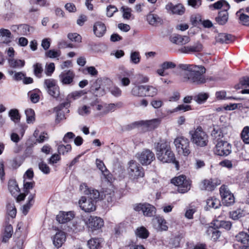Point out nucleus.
Returning a JSON list of instances; mask_svg holds the SVG:
<instances>
[{
	"mask_svg": "<svg viewBox=\"0 0 249 249\" xmlns=\"http://www.w3.org/2000/svg\"><path fill=\"white\" fill-rule=\"evenodd\" d=\"M178 67L183 71L182 75L183 78L190 83L199 85L206 82L204 75L206 69L204 67L187 64H180Z\"/></svg>",
	"mask_w": 249,
	"mask_h": 249,
	"instance_id": "f257e3e1",
	"label": "nucleus"
},
{
	"mask_svg": "<svg viewBox=\"0 0 249 249\" xmlns=\"http://www.w3.org/2000/svg\"><path fill=\"white\" fill-rule=\"evenodd\" d=\"M155 149L157 157L159 160L163 163H175L178 168V163L176 161L175 155L168 142H158L155 144Z\"/></svg>",
	"mask_w": 249,
	"mask_h": 249,
	"instance_id": "f03ea898",
	"label": "nucleus"
},
{
	"mask_svg": "<svg viewBox=\"0 0 249 249\" xmlns=\"http://www.w3.org/2000/svg\"><path fill=\"white\" fill-rule=\"evenodd\" d=\"M192 142L197 147H204L209 142V136L201 126H198L189 132Z\"/></svg>",
	"mask_w": 249,
	"mask_h": 249,
	"instance_id": "7ed1b4c3",
	"label": "nucleus"
},
{
	"mask_svg": "<svg viewBox=\"0 0 249 249\" xmlns=\"http://www.w3.org/2000/svg\"><path fill=\"white\" fill-rule=\"evenodd\" d=\"M174 143L178 153L185 156L190 153V142L184 137H178L175 139Z\"/></svg>",
	"mask_w": 249,
	"mask_h": 249,
	"instance_id": "20e7f679",
	"label": "nucleus"
},
{
	"mask_svg": "<svg viewBox=\"0 0 249 249\" xmlns=\"http://www.w3.org/2000/svg\"><path fill=\"white\" fill-rule=\"evenodd\" d=\"M128 165L127 171L131 178L137 179L144 177V169L137 162L131 160L128 162Z\"/></svg>",
	"mask_w": 249,
	"mask_h": 249,
	"instance_id": "39448f33",
	"label": "nucleus"
},
{
	"mask_svg": "<svg viewBox=\"0 0 249 249\" xmlns=\"http://www.w3.org/2000/svg\"><path fill=\"white\" fill-rule=\"evenodd\" d=\"M171 182L178 186V191L180 193H185L190 189V182L186 179L184 175L174 178L172 179Z\"/></svg>",
	"mask_w": 249,
	"mask_h": 249,
	"instance_id": "423d86ee",
	"label": "nucleus"
},
{
	"mask_svg": "<svg viewBox=\"0 0 249 249\" xmlns=\"http://www.w3.org/2000/svg\"><path fill=\"white\" fill-rule=\"evenodd\" d=\"M227 133V127L223 125H213L211 132L212 140L214 143H217Z\"/></svg>",
	"mask_w": 249,
	"mask_h": 249,
	"instance_id": "0eeeda50",
	"label": "nucleus"
},
{
	"mask_svg": "<svg viewBox=\"0 0 249 249\" xmlns=\"http://www.w3.org/2000/svg\"><path fill=\"white\" fill-rule=\"evenodd\" d=\"M215 144L214 152L216 155L220 156H227L231 153V145L227 142L220 141Z\"/></svg>",
	"mask_w": 249,
	"mask_h": 249,
	"instance_id": "6e6552de",
	"label": "nucleus"
},
{
	"mask_svg": "<svg viewBox=\"0 0 249 249\" xmlns=\"http://www.w3.org/2000/svg\"><path fill=\"white\" fill-rule=\"evenodd\" d=\"M44 87L48 94L54 98H57L59 95V88L56 81L53 79H47L44 80Z\"/></svg>",
	"mask_w": 249,
	"mask_h": 249,
	"instance_id": "1a4fd4ad",
	"label": "nucleus"
},
{
	"mask_svg": "<svg viewBox=\"0 0 249 249\" xmlns=\"http://www.w3.org/2000/svg\"><path fill=\"white\" fill-rule=\"evenodd\" d=\"M137 158L143 165L150 164L155 159L154 153L149 149H144L140 153H137Z\"/></svg>",
	"mask_w": 249,
	"mask_h": 249,
	"instance_id": "9d476101",
	"label": "nucleus"
},
{
	"mask_svg": "<svg viewBox=\"0 0 249 249\" xmlns=\"http://www.w3.org/2000/svg\"><path fill=\"white\" fill-rule=\"evenodd\" d=\"M219 191L223 203L226 206H230L234 203V196L231 193L227 186L225 185H222L220 188Z\"/></svg>",
	"mask_w": 249,
	"mask_h": 249,
	"instance_id": "9b49d317",
	"label": "nucleus"
},
{
	"mask_svg": "<svg viewBox=\"0 0 249 249\" xmlns=\"http://www.w3.org/2000/svg\"><path fill=\"white\" fill-rule=\"evenodd\" d=\"M134 209L137 212L142 211L143 215L146 216H152L156 213L155 207L147 203L136 204Z\"/></svg>",
	"mask_w": 249,
	"mask_h": 249,
	"instance_id": "f8f14e48",
	"label": "nucleus"
},
{
	"mask_svg": "<svg viewBox=\"0 0 249 249\" xmlns=\"http://www.w3.org/2000/svg\"><path fill=\"white\" fill-rule=\"evenodd\" d=\"M220 184V181L217 178H207L201 181L199 187L201 190L212 191Z\"/></svg>",
	"mask_w": 249,
	"mask_h": 249,
	"instance_id": "ddd939ff",
	"label": "nucleus"
},
{
	"mask_svg": "<svg viewBox=\"0 0 249 249\" xmlns=\"http://www.w3.org/2000/svg\"><path fill=\"white\" fill-rule=\"evenodd\" d=\"M75 73L72 70L64 71L59 75V79L63 85H73L74 83Z\"/></svg>",
	"mask_w": 249,
	"mask_h": 249,
	"instance_id": "4468645a",
	"label": "nucleus"
},
{
	"mask_svg": "<svg viewBox=\"0 0 249 249\" xmlns=\"http://www.w3.org/2000/svg\"><path fill=\"white\" fill-rule=\"evenodd\" d=\"M87 226L92 230L101 228L104 225V221L102 218L97 216H90L87 219H84Z\"/></svg>",
	"mask_w": 249,
	"mask_h": 249,
	"instance_id": "2eb2a0df",
	"label": "nucleus"
},
{
	"mask_svg": "<svg viewBox=\"0 0 249 249\" xmlns=\"http://www.w3.org/2000/svg\"><path fill=\"white\" fill-rule=\"evenodd\" d=\"M79 204L81 209L87 213H90L95 210V202L93 200L82 196L79 200Z\"/></svg>",
	"mask_w": 249,
	"mask_h": 249,
	"instance_id": "dca6fc26",
	"label": "nucleus"
},
{
	"mask_svg": "<svg viewBox=\"0 0 249 249\" xmlns=\"http://www.w3.org/2000/svg\"><path fill=\"white\" fill-rule=\"evenodd\" d=\"M80 190L85 195L89 196L88 198L93 200L96 202L100 196V193L97 190L91 189L88 188L86 183H83L80 186Z\"/></svg>",
	"mask_w": 249,
	"mask_h": 249,
	"instance_id": "f3484780",
	"label": "nucleus"
},
{
	"mask_svg": "<svg viewBox=\"0 0 249 249\" xmlns=\"http://www.w3.org/2000/svg\"><path fill=\"white\" fill-rule=\"evenodd\" d=\"M165 9L170 14L178 15H183L185 11L184 7L181 4L174 5L171 2L166 5Z\"/></svg>",
	"mask_w": 249,
	"mask_h": 249,
	"instance_id": "a211bd4d",
	"label": "nucleus"
},
{
	"mask_svg": "<svg viewBox=\"0 0 249 249\" xmlns=\"http://www.w3.org/2000/svg\"><path fill=\"white\" fill-rule=\"evenodd\" d=\"M65 233L62 231H59L53 238V244L55 247L59 248L62 246L66 240Z\"/></svg>",
	"mask_w": 249,
	"mask_h": 249,
	"instance_id": "6ab92c4d",
	"label": "nucleus"
},
{
	"mask_svg": "<svg viewBox=\"0 0 249 249\" xmlns=\"http://www.w3.org/2000/svg\"><path fill=\"white\" fill-rule=\"evenodd\" d=\"M93 32L97 37H102L106 32L105 24L101 21L96 22L93 26Z\"/></svg>",
	"mask_w": 249,
	"mask_h": 249,
	"instance_id": "aec40b11",
	"label": "nucleus"
},
{
	"mask_svg": "<svg viewBox=\"0 0 249 249\" xmlns=\"http://www.w3.org/2000/svg\"><path fill=\"white\" fill-rule=\"evenodd\" d=\"M170 40L175 44L183 45L188 43L190 40L188 36H182L178 34H175L171 36Z\"/></svg>",
	"mask_w": 249,
	"mask_h": 249,
	"instance_id": "412c9836",
	"label": "nucleus"
},
{
	"mask_svg": "<svg viewBox=\"0 0 249 249\" xmlns=\"http://www.w3.org/2000/svg\"><path fill=\"white\" fill-rule=\"evenodd\" d=\"M74 217V214L71 212H61L56 216V220L59 223H65L70 221Z\"/></svg>",
	"mask_w": 249,
	"mask_h": 249,
	"instance_id": "4be33fe9",
	"label": "nucleus"
},
{
	"mask_svg": "<svg viewBox=\"0 0 249 249\" xmlns=\"http://www.w3.org/2000/svg\"><path fill=\"white\" fill-rule=\"evenodd\" d=\"M144 85L134 84L131 87L130 94L134 97H144Z\"/></svg>",
	"mask_w": 249,
	"mask_h": 249,
	"instance_id": "5701e85b",
	"label": "nucleus"
},
{
	"mask_svg": "<svg viewBox=\"0 0 249 249\" xmlns=\"http://www.w3.org/2000/svg\"><path fill=\"white\" fill-rule=\"evenodd\" d=\"M216 41L221 43H230L235 40V37L231 35L225 33H220L215 36Z\"/></svg>",
	"mask_w": 249,
	"mask_h": 249,
	"instance_id": "b1692460",
	"label": "nucleus"
},
{
	"mask_svg": "<svg viewBox=\"0 0 249 249\" xmlns=\"http://www.w3.org/2000/svg\"><path fill=\"white\" fill-rule=\"evenodd\" d=\"M96 163L97 167L101 171L102 174L105 177V178L107 181H110V180H111V175L107 170L104 162L102 160L97 159Z\"/></svg>",
	"mask_w": 249,
	"mask_h": 249,
	"instance_id": "393cba45",
	"label": "nucleus"
},
{
	"mask_svg": "<svg viewBox=\"0 0 249 249\" xmlns=\"http://www.w3.org/2000/svg\"><path fill=\"white\" fill-rule=\"evenodd\" d=\"M202 50V44L198 43L193 46H184L180 49V51L181 53H188L192 52H199Z\"/></svg>",
	"mask_w": 249,
	"mask_h": 249,
	"instance_id": "a878e982",
	"label": "nucleus"
},
{
	"mask_svg": "<svg viewBox=\"0 0 249 249\" xmlns=\"http://www.w3.org/2000/svg\"><path fill=\"white\" fill-rule=\"evenodd\" d=\"M160 123V119H155L151 120L141 121L139 123L142 125L147 127L148 130H151L157 127Z\"/></svg>",
	"mask_w": 249,
	"mask_h": 249,
	"instance_id": "bb28decb",
	"label": "nucleus"
},
{
	"mask_svg": "<svg viewBox=\"0 0 249 249\" xmlns=\"http://www.w3.org/2000/svg\"><path fill=\"white\" fill-rule=\"evenodd\" d=\"M146 20L150 25L154 26H158L161 22V19L159 16L152 12L146 16Z\"/></svg>",
	"mask_w": 249,
	"mask_h": 249,
	"instance_id": "cd10ccee",
	"label": "nucleus"
},
{
	"mask_svg": "<svg viewBox=\"0 0 249 249\" xmlns=\"http://www.w3.org/2000/svg\"><path fill=\"white\" fill-rule=\"evenodd\" d=\"M12 34L11 32L5 29H0V42L8 43L11 41Z\"/></svg>",
	"mask_w": 249,
	"mask_h": 249,
	"instance_id": "c85d7f7f",
	"label": "nucleus"
},
{
	"mask_svg": "<svg viewBox=\"0 0 249 249\" xmlns=\"http://www.w3.org/2000/svg\"><path fill=\"white\" fill-rule=\"evenodd\" d=\"M35 196V193L31 194L28 197L27 202L26 204L23 206L22 208V212L24 215H26L27 214L29 210L33 205L34 203V198Z\"/></svg>",
	"mask_w": 249,
	"mask_h": 249,
	"instance_id": "c756f323",
	"label": "nucleus"
},
{
	"mask_svg": "<svg viewBox=\"0 0 249 249\" xmlns=\"http://www.w3.org/2000/svg\"><path fill=\"white\" fill-rule=\"evenodd\" d=\"M228 18V10H222L219 12L215 20L219 24L224 25L227 22Z\"/></svg>",
	"mask_w": 249,
	"mask_h": 249,
	"instance_id": "7c9ffc66",
	"label": "nucleus"
},
{
	"mask_svg": "<svg viewBox=\"0 0 249 249\" xmlns=\"http://www.w3.org/2000/svg\"><path fill=\"white\" fill-rule=\"evenodd\" d=\"M129 75V72L127 71H124L119 74L118 78L123 86L126 87L130 84V80L128 77Z\"/></svg>",
	"mask_w": 249,
	"mask_h": 249,
	"instance_id": "2f4dec72",
	"label": "nucleus"
},
{
	"mask_svg": "<svg viewBox=\"0 0 249 249\" xmlns=\"http://www.w3.org/2000/svg\"><path fill=\"white\" fill-rule=\"evenodd\" d=\"M158 93L157 89L151 85H144V94L145 96L153 97Z\"/></svg>",
	"mask_w": 249,
	"mask_h": 249,
	"instance_id": "473e14b6",
	"label": "nucleus"
},
{
	"mask_svg": "<svg viewBox=\"0 0 249 249\" xmlns=\"http://www.w3.org/2000/svg\"><path fill=\"white\" fill-rule=\"evenodd\" d=\"M8 62L9 66L13 68H21L25 65V61L24 60L14 58H8Z\"/></svg>",
	"mask_w": 249,
	"mask_h": 249,
	"instance_id": "72a5a7b5",
	"label": "nucleus"
},
{
	"mask_svg": "<svg viewBox=\"0 0 249 249\" xmlns=\"http://www.w3.org/2000/svg\"><path fill=\"white\" fill-rule=\"evenodd\" d=\"M237 241L244 244H249V234L245 232L241 231L235 236Z\"/></svg>",
	"mask_w": 249,
	"mask_h": 249,
	"instance_id": "f704fd0d",
	"label": "nucleus"
},
{
	"mask_svg": "<svg viewBox=\"0 0 249 249\" xmlns=\"http://www.w3.org/2000/svg\"><path fill=\"white\" fill-rule=\"evenodd\" d=\"M100 81H96L91 87V90L96 96H102L105 94V90L100 87Z\"/></svg>",
	"mask_w": 249,
	"mask_h": 249,
	"instance_id": "c9c22d12",
	"label": "nucleus"
},
{
	"mask_svg": "<svg viewBox=\"0 0 249 249\" xmlns=\"http://www.w3.org/2000/svg\"><path fill=\"white\" fill-rule=\"evenodd\" d=\"M135 234L137 237L142 239L147 238L149 234L148 230L144 227H138L135 231Z\"/></svg>",
	"mask_w": 249,
	"mask_h": 249,
	"instance_id": "e433bc0d",
	"label": "nucleus"
},
{
	"mask_svg": "<svg viewBox=\"0 0 249 249\" xmlns=\"http://www.w3.org/2000/svg\"><path fill=\"white\" fill-rule=\"evenodd\" d=\"M206 203L208 207L214 209H217L220 206V200L214 196L209 197Z\"/></svg>",
	"mask_w": 249,
	"mask_h": 249,
	"instance_id": "4c0bfd02",
	"label": "nucleus"
},
{
	"mask_svg": "<svg viewBox=\"0 0 249 249\" xmlns=\"http://www.w3.org/2000/svg\"><path fill=\"white\" fill-rule=\"evenodd\" d=\"M7 213L12 218L16 216L17 210L14 202H8L6 205Z\"/></svg>",
	"mask_w": 249,
	"mask_h": 249,
	"instance_id": "58836bf2",
	"label": "nucleus"
},
{
	"mask_svg": "<svg viewBox=\"0 0 249 249\" xmlns=\"http://www.w3.org/2000/svg\"><path fill=\"white\" fill-rule=\"evenodd\" d=\"M213 7L215 9L222 8L223 10H228L230 9L229 4L225 0H220L213 4Z\"/></svg>",
	"mask_w": 249,
	"mask_h": 249,
	"instance_id": "ea45409f",
	"label": "nucleus"
},
{
	"mask_svg": "<svg viewBox=\"0 0 249 249\" xmlns=\"http://www.w3.org/2000/svg\"><path fill=\"white\" fill-rule=\"evenodd\" d=\"M86 93L84 90L75 91L70 93L67 96V100L71 102L80 98Z\"/></svg>",
	"mask_w": 249,
	"mask_h": 249,
	"instance_id": "a19ab883",
	"label": "nucleus"
},
{
	"mask_svg": "<svg viewBox=\"0 0 249 249\" xmlns=\"http://www.w3.org/2000/svg\"><path fill=\"white\" fill-rule=\"evenodd\" d=\"M157 223L158 224V230L160 231H165L168 230V226L166 220L161 216H157L156 217Z\"/></svg>",
	"mask_w": 249,
	"mask_h": 249,
	"instance_id": "79ce46f5",
	"label": "nucleus"
},
{
	"mask_svg": "<svg viewBox=\"0 0 249 249\" xmlns=\"http://www.w3.org/2000/svg\"><path fill=\"white\" fill-rule=\"evenodd\" d=\"M41 92L39 89H35L31 91L28 93V96L30 97V100L33 103H37L40 99V94Z\"/></svg>",
	"mask_w": 249,
	"mask_h": 249,
	"instance_id": "37998d69",
	"label": "nucleus"
},
{
	"mask_svg": "<svg viewBox=\"0 0 249 249\" xmlns=\"http://www.w3.org/2000/svg\"><path fill=\"white\" fill-rule=\"evenodd\" d=\"M13 227L11 225H8L6 226L4 235L2 238V242L6 243L11 237L13 234Z\"/></svg>",
	"mask_w": 249,
	"mask_h": 249,
	"instance_id": "c03bdc74",
	"label": "nucleus"
},
{
	"mask_svg": "<svg viewBox=\"0 0 249 249\" xmlns=\"http://www.w3.org/2000/svg\"><path fill=\"white\" fill-rule=\"evenodd\" d=\"M236 16L239 17V23L245 26H249V16L244 13H241L240 11L237 12Z\"/></svg>",
	"mask_w": 249,
	"mask_h": 249,
	"instance_id": "a18cd8bd",
	"label": "nucleus"
},
{
	"mask_svg": "<svg viewBox=\"0 0 249 249\" xmlns=\"http://www.w3.org/2000/svg\"><path fill=\"white\" fill-rule=\"evenodd\" d=\"M8 189L12 195H17L19 191V189L16 181L13 180L9 182Z\"/></svg>",
	"mask_w": 249,
	"mask_h": 249,
	"instance_id": "49530a36",
	"label": "nucleus"
},
{
	"mask_svg": "<svg viewBox=\"0 0 249 249\" xmlns=\"http://www.w3.org/2000/svg\"><path fill=\"white\" fill-rule=\"evenodd\" d=\"M207 233L208 235H211V238L214 241L217 240L221 235V232L212 227L208 228Z\"/></svg>",
	"mask_w": 249,
	"mask_h": 249,
	"instance_id": "de8ad7c7",
	"label": "nucleus"
},
{
	"mask_svg": "<svg viewBox=\"0 0 249 249\" xmlns=\"http://www.w3.org/2000/svg\"><path fill=\"white\" fill-rule=\"evenodd\" d=\"M244 215V212L241 209H237L235 211L230 212L229 216L233 220H238Z\"/></svg>",
	"mask_w": 249,
	"mask_h": 249,
	"instance_id": "09e8293b",
	"label": "nucleus"
},
{
	"mask_svg": "<svg viewBox=\"0 0 249 249\" xmlns=\"http://www.w3.org/2000/svg\"><path fill=\"white\" fill-rule=\"evenodd\" d=\"M213 226L216 228L222 227L225 229L230 230L231 227V224L229 221L216 220L214 221Z\"/></svg>",
	"mask_w": 249,
	"mask_h": 249,
	"instance_id": "8fccbe9b",
	"label": "nucleus"
},
{
	"mask_svg": "<svg viewBox=\"0 0 249 249\" xmlns=\"http://www.w3.org/2000/svg\"><path fill=\"white\" fill-rule=\"evenodd\" d=\"M33 67L35 75L37 78H41L43 71L42 64L39 63H36L33 65Z\"/></svg>",
	"mask_w": 249,
	"mask_h": 249,
	"instance_id": "3c124183",
	"label": "nucleus"
},
{
	"mask_svg": "<svg viewBox=\"0 0 249 249\" xmlns=\"http://www.w3.org/2000/svg\"><path fill=\"white\" fill-rule=\"evenodd\" d=\"M26 116V121L27 123H33L35 120V113L34 110L31 108H28L25 111Z\"/></svg>",
	"mask_w": 249,
	"mask_h": 249,
	"instance_id": "603ef678",
	"label": "nucleus"
},
{
	"mask_svg": "<svg viewBox=\"0 0 249 249\" xmlns=\"http://www.w3.org/2000/svg\"><path fill=\"white\" fill-rule=\"evenodd\" d=\"M71 147L70 144H59L57 147V152L59 154L64 155L71 151Z\"/></svg>",
	"mask_w": 249,
	"mask_h": 249,
	"instance_id": "864d4df0",
	"label": "nucleus"
},
{
	"mask_svg": "<svg viewBox=\"0 0 249 249\" xmlns=\"http://www.w3.org/2000/svg\"><path fill=\"white\" fill-rule=\"evenodd\" d=\"M130 62L134 64H138L140 62L141 56L137 51H132L130 55Z\"/></svg>",
	"mask_w": 249,
	"mask_h": 249,
	"instance_id": "5fc2aeb1",
	"label": "nucleus"
},
{
	"mask_svg": "<svg viewBox=\"0 0 249 249\" xmlns=\"http://www.w3.org/2000/svg\"><path fill=\"white\" fill-rule=\"evenodd\" d=\"M241 137L243 142L249 144V126H245L241 133Z\"/></svg>",
	"mask_w": 249,
	"mask_h": 249,
	"instance_id": "6e6d98bb",
	"label": "nucleus"
},
{
	"mask_svg": "<svg viewBox=\"0 0 249 249\" xmlns=\"http://www.w3.org/2000/svg\"><path fill=\"white\" fill-rule=\"evenodd\" d=\"M100 240L98 238H92L88 242V246L90 249H98L100 246Z\"/></svg>",
	"mask_w": 249,
	"mask_h": 249,
	"instance_id": "4d7b16f0",
	"label": "nucleus"
},
{
	"mask_svg": "<svg viewBox=\"0 0 249 249\" xmlns=\"http://www.w3.org/2000/svg\"><path fill=\"white\" fill-rule=\"evenodd\" d=\"M191 109V107L189 105H186L184 104L178 105L177 107L172 110L168 111V113H172L174 112H178L179 111H182L183 112L190 110Z\"/></svg>",
	"mask_w": 249,
	"mask_h": 249,
	"instance_id": "13d9d810",
	"label": "nucleus"
},
{
	"mask_svg": "<svg viewBox=\"0 0 249 249\" xmlns=\"http://www.w3.org/2000/svg\"><path fill=\"white\" fill-rule=\"evenodd\" d=\"M209 95L206 93H199L194 97L195 101L199 104H202L205 102L208 99Z\"/></svg>",
	"mask_w": 249,
	"mask_h": 249,
	"instance_id": "bf43d9fd",
	"label": "nucleus"
},
{
	"mask_svg": "<svg viewBox=\"0 0 249 249\" xmlns=\"http://www.w3.org/2000/svg\"><path fill=\"white\" fill-rule=\"evenodd\" d=\"M61 55L59 50H50L45 53V56L51 58H57Z\"/></svg>",
	"mask_w": 249,
	"mask_h": 249,
	"instance_id": "052dcab7",
	"label": "nucleus"
},
{
	"mask_svg": "<svg viewBox=\"0 0 249 249\" xmlns=\"http://www.w3.org/2000/svg\"><path fill=\"white\" fill-rule=\"evenodd\" d=\"M9 115L12 120L14 122L18 121L20 119V115L17 109H11L9 111Z\"/></svg>",
	"mask_w": 249,
	"mask_h": 249,
	"instance_id": "680f3d73",
	"label": "nucleus"
},
{
	"mask_svg": "<svg viewBox=\"0 0 249 249\" xmlns=\"http://www.w3.org/2000/svg\"><path fill=\"white\" fill-rule=\"evenodd\" d=\"M35 186V182L34 181H27L24 180L23 182V189L24 192L26 194H29L30 190L32 189Z\"/></svg>",
	"mask_w": 249,
	"mask_h": 249,
	"instance_id": "e2e57ef3",
	"label": "nucleus"
},
{
	"mask_svg": "<svg viewBox=\"0 0 249 249\" xmlns=\"http://www.w3.org/2000/svg\"><path fill=\"white\" fill-rule=\"evenodd\" d=\"M20 33L22 35H27L30 33L31 31H33V28L29 27L27 24L20 25L18 28Z\"/></svg>",
	"mask_w": 249,
	"mask_h": 249,
	"instance_id": "0e129e2a",
	"label": "nucleus"
},
{
	"mask_svg": "<svg viewBox=\"0 0 249 249\" xmlns=\"http://www.w3.org/2000/svg\"><path fill=\"white\" fill-rule=\"evenodd\" d=\"M68 38L71 41L75 42H81L82 40L81 36L77 33H69L68 34Z\"/></svg>",
	"mask_w": 249,
	"mask_h": 249,
	"instance_id": "69168bd1",
	"label": "nucleus"
},
{
	"mask_svg": "<svg viewBox=\"0 0 249 249\" xmlns=\"http://www.w3.org/2000/svg\"><path fill=\"white\" fill-rule=\"evenodd\" d=\"M55 70V66L53 63L46 64L45 69V72L47 76H51Z\"/></svg>",
	"mask_w": 249,
	"mask_h": 249,
	"instance_id": "338daca9",
	"label": "nucleus"
},
{
	"mask_svg": "<svg viewBox=\"0 0 249 249\" xmlns=\"http://www.w3.org/2000/svg\"><path fill=\"white\" fill-rule=\"evenodd\" d=\"M109 91L112 95L115 97H119L122 94V90L121 89L115 86L110 87Z\"/></svg>",
	"mask_w": 249,
	"mask_h": 249,
	"instance_id": "774afa93",
	"label": "nucleus"
}]
</instances>
